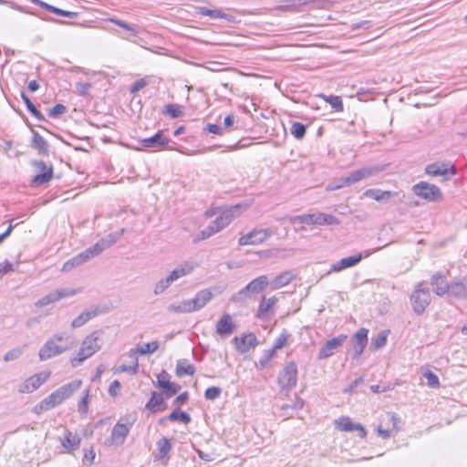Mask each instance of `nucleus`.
Here are the masks:
<instances>
[{
	"label": "nucleus",
	"instance_id": "38",
	"mask_svg": "<svg viewBox=\"0 0 467 467\" xmlns=\"http://www.w3.org/2000/svg\"><path fill=\"white\" fill-rule=\"evenodd\" d=\"M165 420H169L170 421L181 420L184 424H188L191 422L192 419L188 413L182 411L179 408H176L167 417L161 419L160 423L163 422Z\"/></svg>",
	"mask_w": 467,
	"mask_h": 467
},
{
	"label": "nucleus",
	"instance_id": "47",
	"mask_svg": "<svg viewBox=\"0 0 467 467\" xmlns=\"http://www.w3.org/2000/svg\"><path fill=\"white\" fill-rule=\"evenodd\" d=\"M320 97L324 99L327 102L330 104L333 109L337 112H341L344 109L343 102L340 97L338 96H327L321 94Z\"/></svg>",
	"mask_w": 467,
	"mask_h": 467
},
{
	"label": "nucleus",
	"instance_id": "51",
	"mask_svg": "<svg viewBox=\"0 0 467 467\" xmlns=\"http://www.w3.org/2000/svg\"><path fill=\"white\" fill-rule=\"evenodd\" d=\"M335 425L342 431H352L353 422L348 417H340L335 421Z\"/></svg>",
	"mask_w": 467,
	"mask_h": 467
},
{
	"label": "nucleus",
	"instance_id": "42",
	"mask_svg": "<svg viewBox=\"0 0 467 467\" xmlns=\"http://www.w3.org/2000/svg\"><path fill=\"white\" fill-rule=\"evenodd\" d=\"M157 447L159 451V459H166V462L169 459V453L171 450V444L166 437H162L157 442Z\"/></svg>",
	"mask_w": 467,
	"mask_h": 467
},
{
	"label": "nucleus",
	"instance_id": "3",
	"mask_svg": "<svg viewBox=\"0 0 467 467\" xmlns=\"http://www.w3.org/2000/svg\"><path fill=\"white\" fill-rule=\"evenodd\" d=\"M197 267V264L193 261H184L171 270L168 275L161 278L153 287V295L159 296L163 294L174 282L180 278L191 275Z\"/></svg>",
	"mask_w": 467,
	"mask_h": 467
},
{
	"label": "nucleus",
	"instance_id": "12",
	"mask_svg": "<svg viewBox=\"0 0 467 467\" xmlns=\"http://www.w3.org/2000/svg\"><path fill=\"white\" fill-rule=\"evenodd\" d=\"M313 3L316 7H323L321 1L316 0H280L276 9L285 12L299 13L303 11V6Z\"/></svg>",
	"mask_w": 467,
	"mask_h": 467
},
{
	"label": "nucleus",
	"instance_id": "8",
	"mask_svg": "<svg viewBox=\"0 0 467 467\" xmlns=\"http://www.w3.org/2000/svg\"><path fill=\"white\" fill-rule=\"evenodd\" d=\"M412 191L414 194L430 202H437L442 197L441 191L438 186L426 182H420L413 185Z\"/></svg>",
	"mask_w": 467,
	"mask_h": 467
},
{
	"label": "nucleus",
	"instance_id": "23",
	"mask_svg": "<svg viewBox=\"0 0 467 467\" xmlns=\"http://www.w3.org/2000/svg\"><path fill=\"white\" fill-rule=\"evenodd\" d=\"M213 298V293L210 289H202L196 293L192 299H189L192 311H198L205 306V305Z\"/></svg>",
	"mask_w": 467,
	"mask_h": 467
},
{
	"label": "nucleus",
	"instance_id": "25",
	"mask_svg": "<svg viewBox=\"0 0 467 467\" xmlns=\"http://www.w3.org/2000/svg\"><path fill=\"white\" fill-rule=\"evenodd\" d=\"M169 141V139L166 138L161 131H158L153 136L143 139L140 142L143 148L158 149L167 145Z\"/></svg>",
	"mask_w": 467,
	"mask_h": 467
},
{
	"label": "nucleus",
	"instance_id": "7",
	"mask_svg": "<svg viewBox=\"0 0 467 467\" xmlns=\"http://www.w3.org/2000/svg\"><path fill=\"white\" fill-rule=\"evenodd\" d=\"M133 420L129 421L128 419L121 418L112 428L110 439L106 441L108 446H120L125 442Z\"/></svg>",
	"mask_w": 467,
	"mask_h": 467
},
{
	"label": "nucleus",
	"instance_id": "14",
	"mask_svg": "<svg viewBox=\"0 0 467 467\" xmlns=\"http://www.w3.org/2000/svg\"><path fill=\"white\" fill-rule=\"evenodd\" d=\"M347 335H339L327 340L319 349L318 358L325 359L335 354L338 348L347 340Z\"/></svg>",
	"mask_w": 467,
	"mask_h": 467
},
{
	"label": "nucleus",
	"instance_id": "58",
	"mask_svg": "<svg viewBox=\"0 0 467 467\" xmlns=\"http://www.w3.org/2000/svg\"><path fill=\"white\" fill-rule=\"evenodd\" d=\"M222 389L219 387H210L205 390L204 397L206 400H213L220 397Z\"/></svg>",
	"mask_w": 467,
	"mask_h": 467
},
{
	"label": "nucleus",
	"instance_id": "34",
	"mask_svg": "<svg viewBox=\"0 0 467 467\" xmlns=\"http://www.w3.org/2000/svg\"><path fill=\"white\" fill-rule=\"evenodd\" d=\"M99 315V311L97 308L92 310L83 311L79 316H78L75 319H73L71 323V327L74 328H78L85 325L88 321L92 319L93 317Z\"/></svg>",
	"mask_w": 467,
	"mask_h": 467
},
{
	"label": "nucleus",
	"instance_id": "50",
	"mask_svg": "<svg viewBox=\"0 0 467 467\" xmlns=\"http://www.w3.org/2000/svg\"><path fill=\"white\" fill-rule=\"evenodd\" d=\"M58 300H61L66 297L74 296L77 294H79L82 292V288H57L56 289Z\"/></svg>",
	"mask_w": 467,
	"mask_h": 467
},
{
	"label": "nucleus",
	"instance_id": "10",
	"mask_svg": "<svg viewBox=\"0 0 467 467\" xmlns=\"http://www.w3.org/2000/svg\"><path fill=\"white\" fill-rule=\"evenodd\" d=\"M31 165L35 168L36 175L32 179L35 185H44L53 178V166L47 164L44 161L34 160Z\"/></svg>",
	"mask_w": 467,
	"mask_h": 467
},
{
	"label": "nucleus",
	"instance_id": "18",
	"mask_svg": "<svg viewBox=\"0 0 467 467\" xmlns=\"http://www.w3.org/2000/svg\"><path fill=\"white\" fill-rule=\"evenodd\" d=\"M368 330L366 328L358 329L351 339L353 348V358H358L368 344Z\"/></svg>",
	"mask_w": 467,
	"mask_h": 467
},
{
	"label": "nucleus",
	"instance_id": "6",
	"mask_svg": "<svg viewBox=\"0 0 467 467\" xmlns=\"http://www.w3.org/2000/svg\"><path fill=\"white\" fill-rule=\"evenodd\" d=\"M410 301L413 312L417 316H421L425 312L431 302V296L430 289L426 286L424 282H420L415 285L410 296Z\"/></svg>",
	"mask_w": 467,
	"mask_h": 467
},
{
	"label": "nucleus",
	"instance_id": "60",
	"mask_svg": "<svg viewBox=\"0 0 467 467\" xmlns=\"http://www.w3.org/2000/svg\"><path fill=\"white\" fill-rule=\"evenodd\" d=\"M309 213L296 215L289 218V222L291 224H308L309 225Z\"/></svg>",
	"mask_w": 467,
	"mask_h": 467
},
{
	"label": "nucleus",
	"instance_id": "11",
	"mask_svg": "<svg viewBox=\"0 0 467 467\" xmlns=\"http://www.w3.org/2000/svg\"><path fill=\"white\" fill-rule=\"evenodd\" d=\"M297 368L294 361L285 365L278 377V383L282 390L289 391L296 386Z\"/></svg>",
	"mask_w": 467,
	"mask_h": 467
},
{
	"label": "nucleus",
	"instance_id": "52",
	"mask_svg": "<svg viewBox=\"0 0 467 467\" xmlns=\"http://www.w3.org/2000/svg\"><path fill=\"white\" fill-rule=\"evenodd\" d=\"M163 114L169 115L171 118H179L182 115L181 107L178 104H167L164 107Z\"/></svg>",
	"mask_w": 467,
	"mask_h": 467
},
{
	"label": "nucleus",
	"instance_id": "19",
	"mask_svg": "<svg viewBox=\"0 0 467 467\" xmlns=\"http://www.w3.org/2000/svg\"><path fill=\"white\" fill-rule=\"evenodd\" d=\"M95 256L96 255L93 253L92 249L88 247L85 251L79 253L76 256L72 257L71 259L64 263L62 270L65 272L71 271L72 269L80 266L81 265L89 261Z\"/></svg>",
	"mask_w": 467,
	"mask_h": 467
},
{
	"label": "nucleus",
	"instance_id": "41",
	"mask_svg": "<svg viewBox=\"0 0 467 467\" xmlns=\"http://www.w3.org/2000/svg\"><path fill=\"white\" fill-rule=\"evenodd\" d=\"M364 195L367 197H370L377 202H387L389 200L391 192L389 191L368 189L364 192Z\"/></svg>",
	"mask_w": 467,
	"mask_h": 467
},
{
	"label": "nucleus",
	"instance_id": "32",
	"mask_svg": "<svg viewBox=\"0 0 467 467\" xmlns=\"http://www.w3.org/2000/svg\"><path fill=\"white\" fill-rule=\"evenodd\" d=\"M32 147L41 155H48L49 147L47 141L36 131L33 130Z\"/></svg>",
	"mask_w": 467,
	"mask_h": 467
},
{
	"label": "nucleus",
	"instance_id": "21",
	"mask_svg": "<svg viewBox=\"0 0 467 467\" xmlns=\"http://www.w3.org/2000/svg\"><path fill=\"white\" fill-rule=\"evenodd\" d=\"M451 171V175H454L456 173V168L454 165H451L449 163H431L426 166L425 172L431 176H445Z\"/></svg>",
	"mask_w": 467,
	"mask_h": 467
},
{
	"label": "nucleus",
	"instance_id": "17",
	"mask_svg": "<svg viewBox=\"0 0 467 467\" xmlns=\"http://www.w3.org/2000/svg\"><path fill=\"white\" fill-rule=\"evenodd\" d=\"M268 285V278L266 275H261L253 281H251L248 285H246L243 289H241L238 293L240 296L248 297L251 295H256L263 292L266 286Z\"/></svg>",
	"mask_w": 467,
	"mask_h": 467
},
{
	"label": "nucleus",
	"instance_id": "28",
	"mask_svg": "<svg viewBox=\"0 0 467 467\" xmlns=\"http://www.w3.org/2000/svg\"><path fill=\"white\" fill-rule=\"evenodd\" d=\"M361 254L342 258L341 260L331 265L330 272H339L346 268L352 267L358 265L361 261Z\"/></svg>",
	"mask_w": 467,
	"mask_h": 467
},
{
	"label": "nucleus",
	"instance_id": "5",
	"mask_svg": "<svg viewBox=\"0 0 467 467\" xmlns=\"http://www.w3.org/2000/svg\"><path fill=\"white\" fill-rule=\"evenodd\" d=\"M241 208L239 204L224 209L220 214L210 223V224L200 232L199 239L204 240L224 229L236 216L235 213Z\"/></svg>",
	"mask_w": 467,
	"mask_h": 467
},
{
	"label": "nucleus",
	"instance_id": "61",
	"mask_svg": "<svg viewBox=\"0 0 467 467\" xmlns=\"http://www.w3.org/2000/svg\"><path fill=\"white\" fill-rule=\"evenodd\" d=\"M22 355V349L21 348H14L6 352L4 356V360L5 362L13 361L20 358Z\"/></svg>",
	"mask_w": 467,
	"mask_h": 467
},
{
	"label": "nucleus",
	"instance_id": "39",
	"mask_svg": "<svg viewBox=\"0 0 467 467\" xmlns=\"http://www.w3.org/2000/svg\"><path fill=\"white\" fill-rule=\"evenodd\" d=\"M294 279L291 272H284L277 275L272 282V288L278 289L288 285Z\"/></svg>",
	"mask_w": 467,
	"mask_h": 467
},
{
	"label": "nucleus",
	"instance_id": "37",
	"mask_svg": "<svg viewBox=\"0 0 467 467\" xmlns=\"http://www.w3.org/2000/svg\"><path fill=\"white\" fill-rule=\"evenodd\" d=\"M175 373L178 377L183 375L192 376L195 373V367L190 364L187 359H179L176 364Z\"/></svg>",
	"mask_w": 467,
	"mask_h": 467
},
{
	"label": "nucleus",
	"instance_id": "64",
	"mask_svg": "<svg viewBox=\"0 0 467 467\" xmlns=\"http://www.w3.org/2000/svg\"><path fill=\"white\" fill-rule=\"evenodd\" d=\"M275 352L271 348L269 350H266L264 354V356L260 358L259 364L261 368H265L269 361L274 358Z\"/></svg>",
	"mask_w": 467,
	"mask_h": 467
},
{
	"label": "nucleus",
	"instance_id": "22",
	"mask_svg": "<svg viewBox=\"0 0 467 467\" xmlns=\"http://www.w3.org/2000/svg\"><path fill=\"white\" fill-rule=\"evenodd\" d=\"M309 225H337L340 223L337 217L325 213H309Z\"/></svg>",
	"mask_w": 467,
	"mask_h": 467
},
{
	"label": "nucleus",
	"instance_id": "20",
	"mask_svg": "<svg viewBox=\"0 0 467 467\" xmlns=\"http://www.w3.org/2000/svg\"><path fill=\"white\" fill-rule=\"evenodd\" d=\"M430 284L432 286L433 292L439 296H446L449 288L450 282L447 280V275L441 272H436L431 276Z\"/></svg>",
	"mask_w": 467,
	"mask_h": 467
},
{
	"label": "nucleus",
	"instance_id": "53",
	"mask_svg": "<svg viewBox=\"0 0 467 467\" xmlns=\"http://www.w3.org/2000/svg\"><path fill=\"white\" fill-rule=\"evenodd\" d=\"M88 397L89 389H85L83 392V397L78 403V410L80 414L86 415L88 411Z\"/></svg>",
	"mask_w": 467,
	"mask_h": 467
},
{
	"label": "nucleus",
	"instance_id": "63",
	"mask_svg": "<svg viewBox=\"0 0 467 467\" xmlns=\"http://www.w3.org/2000/svg\"><path fill=\"white\" fill-rule=\"evenodd\" d=\"M303 407H304V400L301 398L296 396L292 404H284L281 406V410H287V409L300 410Z\"/></svg>",
	"mask_w": 467,
	"mask_h": 467
},
{
	"label": "nucleus",
	"instance_id": "62",
	"mask_svg": "<svg viewBox=\"0 0 467 467\" xmlns=\"http://www.w3.org/2000/svg\"><path fill=\"white\" fill-rule=\"evenodd\" d=\"M149 85V80L146 78H140L135 81L130 88V93L135 94L144 87Z\"/></svg>",
	"mask_w": 467,
	"mask_h": 467
},
{
	"label": "nucleus",
	"instance_id": "2",
	"mask_svg": "<svg viewBox=\"0 0 467 467\" xmlns=\"http://www.w3.org/2000/svg\"><path fill=\"white\" fill-rule=\"evenodd\" d=\"M75 346L72 337L65 332L56 333L51 336L38 351V357L41 361L50 359L59 356Z\"/></svg>",
	"mask_w": 467,
	"mask_h": 467
},
{
	"label": "nucleus",
	"instance_id": "29",
	"mask_svg": "<svg viewBox=\"0 0 467 467\" xmlns=\"http://www.w3.org/2000/svg\"><path fill=\"white\" fill-rule=\"evenodd\" d=\"M159 347L160 346L158 341H151L150 343L144 344L140 348L130 349L128 355L130 358H138V354L147 355L153 353L158 350Z\"/></svg>",
	"mask_w": 467,
	"mask_h": 467
},
{
	"label": "nucleus",
	"instance_id": "55",
	"mask_svg": "<svg viewBox=\"0 0 467 467\" xmlns=\"http://www.w3.org/2000/svg\"><path fill=\"white\" fill-rule=\"evenodd\" d=\"M67 112L65 105L57 103L48 110V117L51 119H57L59 116Z\"/></svg>",
	"mask_w": 467,
	"mask_h": 467
},
{
	"label": "nucleus",
	"instance_id": "4",
	"mask_svg": "<svg viewBox=\"0 0 467 467\" xmlns=\"http://www.w3.org/2000/svg\"><path fill=\"white\" fill-rule=\"evenodd\" d=\"M101 331H94L88 335L81 342L78 352L70 360L73 367L80 365L84 360L93 356L100 348Z\"/></svg>",
	"mask_w": 467,
	"mask_h": 467
},
{
	"label": "nucleus",
	"instance_id": "15",
	"mask_svg": "<svg viewBox=\"0 0 467 467\" xmlns=\"http://www.w3.org/2000/svg\"><path fill=\"white\" fill-rule=\"evenodd\" d=\"M448 297L464 300L467 298V275L461 279L453 280L450 282L448 292L446 294Z\"/></svg>",
	"mask_w": 467,
	"mask_h": 467
},
{
	"label": "nucleus",
	"instance_id": "40",
	"mask_svg": "<svg viewBox=\"0 0 467 467\" xmlns=\"http://www.w3.org/2000/svg\"><path fill=\"white\" fill-rule=\"evenodd\" d=\"M277 299L275 296H272L268 299H265V297L261 301L258 311H257V317L263 318L268 311L275 305Z\"/></svg>",
	"mask_w": 467,
	"mask_h": 467
},
{
	"label": "nucleus",
	"instance_id": "46",
	"mask_svg": "<svg viewBox=\"0 0 467 467\" xmlns=\"http://www.w3.org/2000/svg\"><path fill=\"white\" fill-rule=\"evenodd\" d=\"M306 125L297 122L292 121L290 127V133L297 140H302L306 136Z\"/></svg>",
	"mask_w": 467,
	"mask_h": 467
},
{
	"label": "nucleus",
	"instance_id": "1",
	"mask_svg": "<svg viewBox=\"0 0 467 467\" xmlns=\"http://www.w3.org/2000/svg\"><path fill=\"white\" fill-rule=\"evenodd\" d=\"M82 386V380L76 379L67 384L62 385L60 388L53 391L50 395L43 399L33 408V412L36 414H41L44 411H47L58 405L64 400L70 398L76 391H78Z\"/></svg>",
	"mask_w": 467,
	"mask_h": 467
},
{
	"label": "nucleus",
	"instance_id": "43",
	"mask_svg": "<svg viewBox=\"0 0 467 467\" xmlns=\"http://www.w3.org/2000/svg\"><path fill=\"white\" fill-rule=\"evenodd\" d=\"M160 389H162L163 395L169 399L181 389V386L171 381H161Z\"/></svg>",
	"mask_w": 467,
	"mask_h": 467
},
{
	"label": "nucleus",
	"instance_id": "31",
	"mask_svg": "<svg viewBox=\"0 0 467 467\" xmlns=\"http://www.w3.org/2000/svg\"><path fill=\"white\" fill-rule=\"evenodd\" d=\"M234 330V324L229 314L223 315L216 325V332L219 335H229Z\"/></svg>",
	"mask_w": 467,
	"mask_h": 467
},
{
	"label": "nucleus",
	"instance_id": "56",
	"mask_svg": "<svg viewBox=\"0 0 467 467\" xmlns=\"http://www.w3.org/2000/svg\"><path fill=\"white\" fill-rule=\"evenodd\" d=\"M424 378L427 379V384L431 388H438L440 386V380L436 374H434L431 370H427L423 374Z\"/></svg>",
	"mask_w": 467,
	"mask_h": 467
},
{
	"label": "nucleus",
	"instance_id": "16",
	"mask_svg": "<svg viewBox=\"0 0 467 467\" xmlns=\"http://www.w3.org/2000/svg\"><path fill=\"white\" fill-rule=\"evenodd\" d=\"M125 229L122 228L118 232L110 233L106 237L101 238L94 245L90 246L95 255L100 254L104 250L115 244L123 235Z\"/></svg>",
	"mask_w": 467,
	"mask_h": 467
},
{
	"label": "nucleus",
	"instance_id": "33",
	"mask_svg": "<svg viewBox=\"0 0 467 467\" xmlns=\"http://www.w3.org/2000/svg\"><path fill=\"white\" fill-rule=\"evenodd\" d=\"M34 3H36V5H38L39 6H41L42 8L53 13V14H56V15H58V16H66V17H68V18H76L78 16V14L76 12H70V11H66V10H63V9H60V8H57L56 6H53L47 3H45L41 0H33Z\"/></svg>",
	"mask_w": 467,
	"mask_h": 467
},
{
	"label": "nucleus",
	"instance_id": "30",
	"mask_svg": "<svg viewBox=\"0 0 467 467\" xmlns=\"http://www.w3.org/2000/svg\"><path fill=\"white\" fill-rule=\"evenodd\" d=\"M387 416L389 419V421L392 423V430H385L380 425L377 426L375 431L377 434L382 437L384 440L389 439L391 436L392 431H398L400 428L397 426L398 417L393 412H389Z\"/></svg>",
	"mask_w": 467,
	"mask_h": 467
},
{
	"label": "nucleus",
	"instance_id": "9",
	"mask_svg": "<svg viewBox=\"0 0 467 467\" xmlns=\"http://www.w3.org/2000/svg\"><path fill=\"white\" fill-rule=\"evenodd\" d=\"M51 376V371H42L26 379L18 385L17 390L22 394L32 393L39 389Z\"/></svg>",
	"mask_w": 467,
	"mask_h": 467
},
{
	"label": "nucleus",
	"instance_id": "57",
	"mask_svg": "<svg viewBox=\"0 0 467 467\" xmlns=\"http://www.w3.org/2000/svg\"><path fill=\"white\" fill-rule=\"evenodd\" d=\"M288 339V335L286 333H282L274 342L272 349L275 352L278 349L284 348Z\"/></svg>",
	"mask_w": 467,
	"mask_h": 467
},
{
	"label": "nucleus",
	"instance_id": "44",
	"mask_svg": "<svg viewBox=\"0 0 467 467\" xmlns=\"http://www.w3.org/2000/svg\"><path fill=\"white\" fill-rule=\"evenodd\" d=\"M81 439L77 434H72L67 431L65 436V441L62 443L63 447L67 451L78 449L80 445Z\"/></svg>",
	"mask_w": 467,
	"mask_h": 467
},
{
	"label": "nucleus",
	"instance_id": "49",
	"mask_svg": "<svg viewBox=\"0 0 467 467\" xmlns=\"http://www.w3.org/2000/svg\"><path fill=\"white\" fill-rule=\"evenodd\" d=\"M132 359H133L132 365H130V366L120 365L114 369V373L129 372L131 375L137 374L138 370H139V360H138V358H132Z\"/></svg>",
	"mask_w": 467,
	"mask_h": 467
},
{
	"label": "nucleus",
	"instance_id": "59",
	"mask_svg": "<svg viewBox=\"0 0 467 467\" xmlns=\"http://www.w3.org/2000/svg\"><path fill=\"white\" fill-rule=\"evenodd\" d=\"M387 343V335L385 331H382L378 334V336L373 339L372 345L376 349L381 348Z\"/></svg>",
	"mask_w": 467,
	"mask_h": 467
},
{
	"label": "nucleus",
	"instance_id": "27",
	"mask_svg": "<svg viewBox=\"0 0 467 467\" xmlns=\"http://www.w3.org/2000/svg\"><path fill=\"white\" fill-rule=\"evenodd\" d=\"M234 341L237 350L241 353H245L257 345V338L253 333L243 336L240 338L234 337Z\"/></svg>",
	"mask_w": 467,
	"mask_h": 467
},
{
	"label": "nucleus",
	"instance_id": "48",
	"mask_svg": "<svg viewBox=\"0 0 467 467\" xmlns=\"http://www.w3.org/2000/svg\"><path fill=\"white\" fill-rule=\"evenodd\" d=\"M58 297H57V292L56 290L55 291H52L50 292L49 294H47V296L41 297L40 299H38L36 303H35V306L36 307H44V306H47V305L49 304H54V303H57L58 302Z\"/></svg>",
	"mask_w": 467,
	"mask_h": 467
},
{
	"label": "nucleus",
	"instance_id": "35",
	"mask_svg": "<svg viewBox=\"0 0 467 467\" xmlns=\"http://www.w3.org/2000/svg\"><path fill=\"white\" fill-rule=\"evenodd\" d=\"M167 310L170 313L175 314H186L193 312L189 299L170 304L167 306Z\"/></svg>",
	"mask_w": 467,
	"mask_h": 467
},
{
	"label": "nucleus",
	"instance_id": "13",
	"mask_svg": "<svg viewBox=\"0 0 467 467\" xmlns=\"http://www.w3.org/2000/svg\"><path fill=\"white\" fill-rule=\"evenodd\" d=\"M273 234V231L270 229H254L247 234L241 236L238 244L240 245L259 244L265 242Z\"/></svg>",
	"mask_w": 467,
	"mask_h": 467
},
{
	"label": "nucleus",
	"instance_id": "36",
	"mask_svg": "<svg viewBox=\"0 0 467 467\" xmlns=\"http://www.w3.org/2000/svg\"><path fill=\"white\" fill-rule=\"evenodd\" d=\"M196 9H197V13L202 16H207L212 18H223L227 21H233V16L231 15L225 14L221 10H216V9L213 10V9H209L204 6H199Z\"/></svg>",
	"mask_w": 467,
	"mask_h": 467
},
{
	"label": "nucleus",
	"instance_id": "45",
	"mask_svg": "<svg viewBox=\"0 0 467 467\" xmlns=\"http://www.w3.org/2000/svg\"><path fill=\"white\" fill-rule=\"evenodd\" d=\"M21 98L26 106L27 110L39 121H45L44 115L36 108L30 99L24 93H21Z\"/></svg>",
	"mask_w": 467,
	"mask_h": 467
},
{
	"label": "nucleus",
	"instance_id": "54",
	"mask_svg": "<svg viewBox=\"0 0 467 467\" xmlns=\"http://www.w3.org/2000/svg\"><path fill=\"white\" fill-rule=\"evenodd\" d=\"M110 23H113L115 24L116 26H119L130 32L132 33V35L134 36H137L139 34V31L135 28V26L133 25H130L123 20H120V19H118V18H115V17H110L108 19Z\"/></svg>",
	"mask_w": 467,
	"mask_h": 467
},
{
	"label": "nucleus",
	"instance_id": "26",
	"mask_svg": "<svg viewBox=\"0 0 467 467\" xmlns=\"http://www.w3.org/2000/svg\"><path fill=\"white\" fill-rule=\"evenodd\" d=\"M145 408L151 412L164 411L167 409V403L161 394L152 391Z\"/></svg>",
	"mask_w": 467,
	"mask_h": 467
},
{
	"label": "nucleus",
	"instance_id": "24",
	"mask_svg": "<svg viewBox=\"0 0 467 467\" xmlns=\"http://www.w3.org/2000/svg\"><path fill=\"white\" fill-rule=\"evenodd\" d=\"M379 171H380V169L376 166L363 167L359 170H356V171H352L348 175V182H350L351 184H354L363 179L373 176Z\"/></svg>",
	"mask_w": 467,
	"mask_h": 467
}]
</instances>
